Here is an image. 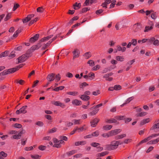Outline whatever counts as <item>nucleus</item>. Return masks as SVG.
Masks as SVG:
<instances>
[{"label": "nucleus", "instance_id": "12", "mask_svg": "<svg viewBox=\"0 0 159 159\" xmlns=\"http://www.w3.org/2000/svg\"><path fill=\"white\" fill-rule=\"evenodd\" d=\"M38 48H37L36 45H33L29 49L27 50V51L30 53V54L31 55H32V52L38 49Z\"/></svg>", "mask_w": 159, "mask_h": 159}, {"label": "nucleus", "instance_id": "22", "mask_svg": "<svg viewBox=\"0 0 159 159\" xmlns=\"http://www.w3.org/2000/svg\"><path fill=\"white\" fill-rule=\"evenodd\" d=\"M112 147V144L111 143L110 144H107L106 145L105 150L109 151L113 150L114 149Z\"/></svg>", "mask_w": 159, "mask_h": 159}, {"label": "nucleus", "instance_id": "26", "mask_svg": "<svg viewBox=\"0 0 159 159\" xmlns=\"http://www.w3.org/2000/svg\"><path fill=\"white\" fill-rule=\"evenodd\" d=\"M150 140L149 138L148 137L147 138H146L145 139H144L142 140L138 144V146L139 145L141 144L144 143L146 142L148 140Z\"/></svg>", "mask_w": 159, "mask_h": 159}, {"label": "nucleus", "instance_id": "36", "mask_svg": "<svg viewBox=\"0 0 159 159\" xmlns=\"http://www.w3.org/2000/svg\"><path fill=\"white\" fill-rule=\"evenodd\" d=\"M89 85V84L85 82H84L80 84V87L81 89H83L84 87Z\"/></svg>", "mask_w": 159, "mask_h": 159}, {"label": "nucleus", "instance_id": "52", "mask_svg": "<svg viewBox=\"0 0 159 159\" xmlns=\"http://www.w3.org/2000/svg\"><path fill=\"white\" fill-rule=\"evenodd\" d=\"M103 77L104 78H105L106 80L107 81H112L113 80V78L112 77H109V76H107L106 75H104Z\"/></svg>", "mask_w": 159, "mask_h": 159}, {"label": "nucleus", "instance_id": "43", "mask_svg": "<svg viewBox=\"0 0 159 159\" xmlns=\"http://www.w3.org/2000/svg\"><path fill=\"white\" fill-rule=\"evenodd\" d=\"M134 99V96L128 98L126 100L125 102L127 104L129 103L132 100Z\"/></svg>", "mask_w": 159, "mask_h": 159}, {"label": "nucleus", "instance_id": "45", "mask_svg": "<svg viewBox=\"0 0 159 159\" xmlns=\"http://www.w3.org/2000/svg\"><path fill=\"white\" fill-rule=\"evenodd\" d=\"M115 118L116 119L119 120H124L125 119L124 116H116L115 117Z\"/></svg>", "mask_w": 159, "mask_h": 159}, {"label": "nucleus", "instance_id": "41", "mask_svg": "<svg viewBox=\"0 0 159 159\" xmlns=\"http://www.w3.org/2000/svg\"><path fill=\"white\" fill-rule=\"evenodd\" d=\"M25 65V64H21L15 67L16 69V71L18 70L20 68L22 67Z\"/></svg>", "mask_w": 159, "mask_h": 159}, {"label": "nucleus", "instance_id": "38", "mask_svg": "<svg viewBox=\"0 0 159 159\" xmlns=\"http://www.w3.org/2000/svg\"><path fill=\"white\" fill-rule=\"evenodd\" d=\"M121 88V87L119 85H115L114 87V90H119Z\"/></svg>", "mask_w": 159, "mask_h": 159}, {"label": "nucleus", "instance_id": "14", "mask_svg": "<svg viewBox=\"0 0 159 159\" xmlns=\"http://www.w3.org/2000/svg\"><path fill=\"white\" fill-rule=\"evenodd\" d=\"M73 7L75 10H78L81 7V3H78L77 2H76L73 5Z\"/></svg>", "mask_w": 159, "mask_h": 159}, {"label": "nucleus", "instance_id": "56", "mask_svg": "<svg viewBox=\"0 0 159 159\" xmlns=\"http://www.w3.org/2000/svg\"><path fill=\"white\" fill-rule=\"evenodd\" d=\"M131 43L133 45L135 46L137 44V39H133L131 40Z\"/></svg>", "mask_w": 159, "mask_h": 159}, {"label": "nucleus", "instance_id": "53", "mask_svg": "<svg viewBox=\"0 0 159 159\" xmlns=\"http://www.w3.org/2000/svg\"><path fill=\"white\" fill-rule=\"evenodd\" d=\"M100 93V92L99 90H98L96 91H94L92 93L93 95L95 96H97Z\"/></svg>", "mask_w": 159, "mask_h": 159}, {"label": "nucleus", "instance_id": "4", "mask_svg": "<svg viewBox=\"0 0 159 159\" xmlns=\"http://www.w3.org/2000/svg\"><path fill=\"white\" fill-rule=\"evenodd\" d=\"M27 106H24L21 108L19 110H17L16 111V114L17 115H18L20 113L25 114L26 113L27 111L26 109L27 108Z\"/></svg>", "mask_w": 159, "mask_h": 159}, {"label": "nucleus", "instance_id": "19", "mask_svg": "<svg viewBox=\"0 0 159 159\" xmlns=\"http://www.w3.org/2000/svg\"><path fill=\"white\" fill-rule=\"evenodd\" d=\"M150 121V119L149 118L144 119L141 121L140 125H143L147 123H148Z\"/></svg>", "mask_w": 159, "mask_h": 159}, {"label": "nucleus", "instance_id": "29", "mask_svg": "<svg viewBox=\"0 0 159 159\" xmlns=\"http://www.w3.org/2000/svg\"><path fill=\"white\" fill-rule=\"evenodd\" d=\"M65 87L64 86H60L59 87H57L54 89H53V90L55 91H58L59 90H62Z\"/></svg>", "mask_w": 159, "mask_h": 159}, {"label": "nucleus", "instance_id": "30", "mask_svg": "<svg viewBox=\"0 0 159 159\" xmlns=\"http://www.w3.org/2000/svg\"><path fill=\"white\" fill-rule=\"evenodd\" d=\"M116 59L118 61H123L124 60V58L123 56H117L116 57Z\"/></svg>", "mask_w": 159, "mask_h": 159}, {"label": "nucleus", "instance_id": "35", "mask_svg": "<svg viewBox=\"0 0 159 159\" xmlns=\"http://www.w3.org/2000/svg\"><path fill=\"white\" fill-rule=\"evenodd\" d=\"M30 20V17H29L28 16L27 17L22 20V21L23 23H25L26 22H27Z\"/></svg>", "mask_w": 159, "mask_h": 159}, {"label": "nucleus", "instance_id": "20", "mask_svg": "<svg viewBox=\"0 0 159 159\" xmlns=\"http://www.w3.org/2000/svg\"><path fill=\"white\" fill-rule=\"evenodd\" d=\"M112 126L111 125H106L103 126L102 127V129L104 130H110L112 128Z\"/></svg>", "mask_w": 159, "mask_h": 159}, {"label": "nucleus", "instance_id": "9", "mask_svg": "<svg viewBox=\"0 0 159 159\" xmlns=\"http://www.w3.org/2000/svg\"><path fill=\"white\" fill-rule=\"evenodd\" d=\"M150 25H151L150 26H145V30L144 31V32H148L153 29L154 25L153 23L152 22H150Z\"/></svg>", "mask_w": 159, "mask_h": 159}, {"label": "nucleus", "instance_id": "5", "mask_svg": "<svg viewBox=\"0 0 159 159\" xmlns=\"http://www.w3.org/2000/svg\"><path fill=\"white\" fill-rule=\"evenodd\" d=\"M55 75L54 73L49 74L47 75L46 79L49 82L52 81L55 79Z\"/></svg>", "mask_w": 159, "mask_h": 159}, {"label": "nucleus", "instance_id": "44", "mask_svg": "<svg viewBox=\"0 0 159 159\" xmlns=\"http://www.w3.org/2000/svg\"><path fill=\"white\" fill-rule=\"evenodd\" d=\"M151 15V17L153 19H155L157 17L156 13V12H153Z\"/></svg>", "mask_w": 159, "mask_h": 159}, {"label": "nucleus", "instance_id": "3", "mask_svg": "<svg viewBox=\"0 0 159 159\" xmlns=\"http://www.w3.org/2000/svg\"><path fill=\"white\" fill-rule=\"evenodd\" d=\"M111 143L112 144V146L114 150L117 148L119 145L123 144V142H121L120 141H113L111 142Z\"/></svg>", "mask_w": 159, "mask_h": 159}, {"label": "nucleus", "instance_id": "37", "mask_svg": "<svg viewBox=\"0 0 159 159\" xmlns=\"http://www.w3.org/2000/svg\"><path fill=\"white\" fill-rule=\"evenodd\" d=\"M31 157L34 159H40L41 157V156H39L38 155H31Z\"/></svg>", "mask_w": 159, "mask_h": 159}, {"label": "nucleus", "instance_id": "49", "mask_svg": "<svg viewBox=\"0 0 159 159\" xmlns=\"http://www.w3.org/2000/svg\"><path fill=\"white\" fill-rule=\"evenodd\" d=\"M52 104L56 106H59L60 102L59 101H52L51 102Z\"/></svg>", "mask_w": 159, "mask_h": 159}, {"label": "nucleus", "instance_id": "64", "mask_svg": "<svg viewBox=\"0 0 159 159\" xmlns=\"http://www.w3.org/2000/svg\"><path fill=\"white\" fill-rule=\"evenodd\" d=\"M36 124L39 126H42L43 125V123L42 121H39L36 123Z\"/></svg>", "mask_w": 159, "mask_h": 159}, {"label": "nucleus", "instance_id": "10", "mask_svg": "<svg viewBox=\"0 0 159 159\" xmlns=\"http://www.w3.org/2000/svg\"><path fill=\"white\" fill-rule=\"evenodd\" d=\"M16 69L15 67H13L7 70H5L6 75H8L10 74H11L14 73L16 71Z\"/></svg>", "mask_w": 159, "mask_h": 159}, {"label": "nucleus", "instance_id": "18", "mask_svg": "<svg viewBox=\"0 0 159 159\" xmlns=\"http://www.w3.org/2000/svg\"><path fill=\"white\" fill-rule=\"evenodd\" d=\"M73 53L74 56V58L79 57L80 52L79 50L77 49H75L74 51L73 52Z\"/></svg>", "mask_w": 159, "mask_h": 159}, {"label": "nucleus", "instance_id": "7", "mask_svg": "<svg viewBox=\"0 0 159 159\" xmlns=\"http://www.w3.org/2000/svg\"><path fill=\"white\" fill-rule=\"evenodd\" d=\"M39 37V34H35L33 37L29 39V42L34 43L37 41Z\"/></svg>", "mask_w": 159, "mask_h": 159}, {"label": "nucleus", "instance_id": "55", "mask_svg": "<svg viewBox=\"0 0 159 159\" xmlns=\"http://www.w3.org/2000/svg\"><path fill=\"white\" fill-rule=\"evenodd\" d=\"M57 130V128L54 127L50 129L48 132L49 133H52L55 132Z\"/></svg>", "mask_w": 159, "mask_h": 159}, {"label": "nucleus", "instance_id": "42", "mask_svg": "<svg viewBox=\"0 0 159 159\" xmlns=\"http://www.w3.org/2000/svg\"><path fill=\"white\" fill-rule=\"evenodd\" d=\"M16 56L15 54V52L14 51H12L11 52L9 57L11 58H13Z\"/></svg>", "mask_w": 159, "mask_h": 159}, {"label": "nucleus", "instance_id": "39", "mask_svg": "<svg viewBox=\"0 0 159 159\" xmlns=\"http://www.w3.org/2000/svg\"><path fill=\"white\" fill-rule=\"evenodd\" d=\"M9 51H6L4 52H2L1 53L3 57H5L8 56L9 53Z\"/></svg>", "mask_w": 159, "mask_h": 159}, {"label": "nucleus", "instance_id": "6", "mask_svg": "<svg viewBox=\"0 0 159 159\" xmlns=\"http://www.w3.org/2000/svg\"><path fill=\"white\" fill-rule=\"evenodd\" d=\"M121 131L120 129H116L114 130H111L109 132L110 136H112L116 135L120 133Z\"/></svg>", "mask_w": 159, "mask_h": 159}, {"label": "nucleus", "instance_id": "63", "mask_svg": "<svg viewBox=\"0 0 159 159\" xmlns=\"http://www.w3.org/2000/svg\"><path fill=\"white\" fill-rule=\"evenodd\" d=\"M90 5L89 0H86L84 2V3L83 6H87Z\"/></svg>", "mask_w": 159, "mask_h": 159}, {"label": "nucleus", "instance_id": "1", "mask_svg": "<svg viewBox=\"0 0 159 159\" xmlns=\"http://www.w3.org/2000/svg\"><path fill=\"white\" fill-rule=\"evenodd\" d=\"M32 56L27 51L25 54H23L19 57L17 59L18 60V63H22L27 60L29 58L31 57Z\"/></svg>", "mask_w": 159, "mask_h": 159}, {"label": "nucleus", "instance_id": "13", "mask_svg": "<svg viewBox=\"0 0 159 159\" xmlns=\"http://www.w3.org/2000/svg\"><path fill=\"white\" fill-rule=\"evenodd\" d=\"M80 98L84 101H87L90 99V97L88 95L83 94L81 95Z\"/></svg>", "mask_w": 159, "mask_h": 159}, {"label": "nucleus", "instance_id": "60", "mask_svg": "<svg viewBox=\"0 0 159 159\" xmlns=\"http://www.w3.org/2000/svg\"><path fill=\"white\" fill-rule=\"evenodd\" d=\"M20 136L19 134H16L13 136V138L15 139H20Z\"/></svg>", "mask_w": 159, "mask_h": 159}, {"label": "nucleus", "instance_id": "47", "mask_svg": "<svg viewBox=\"0 0 159 159\" xmlns=\"http://www.w3.org/2000/svg\"><path fill=\"white\" fill-rule=\"evenodd\" d=\"M44 11V9L42 7H38L37 9V12H42Z\"/></svg>", "mask_w": 159, "mask_h": 159}, {"label": "nucleus", "instance_id": "24", "mask_svg": "<svg viewBox=\"0 0 159 159\" xmlns=\"http://www.w3.org/2000/svg\"><path fill=\"white\" fill-rule=\"evenodd\" d=\"M77 152V151L75 150H73L66 152V154L68 156H70L74 154Z\"/></svg>", "mask_w": 159, "mask_h": 159}, {"label": "nucleus", "instance_id": "21", "mask_svg": "<svg viewBox=\"0 0 159 159\" xmlns=\"http://www.w3.org/2000/svg\"><path fill=\"white\" fill-rule=\"evenodd\" d=\"M99 109H95L92 111L90 112L89 113V115L91 116H94L99 111Z\"/></svg>", "mask_w": 159, "mask_h": 159}, {"label": "nucleus", "instance_id": "58", "mask_svg": "<svg viewBox=\"0 0 159 159\" xmlns=\"http://www.w3.org/2000/svg\"><path fill=\"white\" fill-rule=\"evenodd\" d=\"M100 145V144L98 143H95V142L92 143L91 144V145L93 147H96V148L97 147L98 145Z\"/></svg>", "mask_w": 159, "mask_h": 159}, {"label": "nucleus", "instance_id": "62", "mask_svg": "<svg viewBox=\"0 0 159 159\" xmlns=\"http://www.w3.org/2000/svg\"><path fill=\"white\" fill-rule=\"evenodd\" d=\"M46 147L45 146L40 145L39 147V149L42 151H43L45 150Z\"/></svg>", "mask_w": 159, "mask_h": 159}, {"label": "nucleus", "instance_id": "54", "mask_svg": "<svg viewBox=\"0 0 159 159\" xmlns=\"http://www.w3.org/2000/svg\"><path fill=\"white\" fill-rule=\"evenodd\" d=\"M92 134L93 135V137H97L98 136L99 134V132H98V131H96L95 132L93 133Z\"/></svg>", "mask_w": 159, "mask_h": 159}, {"label": "nucleus", "instance_id": "16", "mask_svg": "<svg viewBox=\"0 0 159 159\" xmlns=\"http://www.w3.org/2000/svg\"><path fill=\"white\" fill-rule=\"evenodd\" d=\"M147 114V112L143 111L136 114L135 116L136 117H142L146 115Z\"/></svg>", "mask_w": 159, "mask_h": 159}, {"label": "nucleus", "instance_id": "34", "mask_svg": "<svg viewBox=\"0 0 159 159\" xmlns=\"http://www.w3.org/2000/svg\"><path fill=\"white\" fill-rule=\"evenodd\" d=\"M90 9V8L84 7L82 9L81 11L80 12V13L86 12L87 11H89Z\"/></svg>", "mask_w": 159, "mask_h": 159}, {"label": "nucleus", "instance_id": "40", "mask_svg": "<svg viewBox=\"0 0 159 159\" xmlns=\"http://www.w3.org/2000/svg\"><path fill=\"white\" fill-rule=\"evenodd\" d=\"M156 129H159V127H158V125L157 123L155 124L151 128L150 130H153Z\"/></svg>", "mask_w": 159, "mask_h": 159}, {"label": "nucleus", "instance_id": "61", "mask_svg": "<svg viewBox=\"0 0 159 159\" xmlns=\"http://www.w3.org/2000/svg\"><path fill=\"white\" fill-rule=\"evenodd\" d=\"M102 136L104 137H111L110 136L109 132L108 133H104L102 134Z\"/></svg>", "mask_w": 159, "mask_h": 159}, {"label": "nucleus", "instance_id": "25", "mask_svg": "<svg viewBox=\"0 0 159 159\" xmlns=\"http://www.w3.org/2000/svg\"><path fill=\"white\" fill-rule=\"evenodd\" d=\"M11 13H8L4 19L5 21H7L9 20L11 17Z\"/></svg>", "mask_w": 159, "mask_h": 159}, {"label": "nucleus", "instance_id": "32", "mask_svg": "<svg viewBox=\"0 0 159 159\" xmlns=\"http://www.w3.org/2000/svg\"><path fill=\"white\" fill-rule=\"evenodd\" d=\"M66 94L70 95L73 96H75L78 94V92H77L74 91V92H69L66 93Z\"/></svg>", "mask_w": 159, "mask_h": 159}, {"label": "nucleus", "instance_id": "51", "mask_svg": "<svg viewBox=\"0 0 159 159\" xmlns=\"http://www.w3.org/2000/svg\"><path fill=\"white\" fill-rule=\"evenodd\" d=\"M135 61V59H133L127 62L126 64V65H129V66H131V65H132L134 62Z\"/></svg>", "mask_w": 159, "mask_h": 159}, {"label": "nucleus", "instance_id": "59", "mask_svg": "<svg viewBox=\"0 0 159 159\" xmlns=\"http://www.w3.org/2000/svg\"><path fill=\"white\" fill-rule=\"evenodd\" d=\"M87 63L89 64V65L91 66H93L94 65V61L92 60H90L88 61Z\"/></svg>", "mask_w": 159, "mask_h": 159}, {"label": "nucleus", "instance_id": "2", "mask_svg": "<svg viewBox=\"0 0 159 159\" xmlns=\"http://www.w3.org/2000/svg\"><path fill=\"white\" fill-rule=\"evenodd\" d=\"M152 44L155 46H158L159 45V40L156 39L154 37H151L149 39L148 44Z\"/></svg>", "mask_w": 159, "mask_h": 159}, {"label": "nucleus", "instance_id": "28", "mask_svg": "<svg viewBox=\"0 0 159 159\" xmlns=\"http://www.w3.org/2000/svg\"><path fill=\"white\" fill-rule=\"evenodd\" d=\"M88 75L89 79L91 80L93 79L95 77L94 74L93 72H90L89 73Z\"/></svg>", "mask_w": 159, "mask_h": 159}, {"label": "nucleus", "instance_id": "8", "mask_svg": "<svg viewBox=\"0 0 159 159\" xmlns=\"http://www.w3.org/2000/svg\"><path fill=\"white\" fill-rule=\"evenodd\" d=\"M99 121L100 119H99L97 118H94L90 122L91 126L92 127H95L96 126Z\"/></svg>", "mask_w": 159, "mask_h": 159}, {"label": "nucleus", "instance_id": "11", "mask_svg": "<svg viewBox=\"0 0 159 159\" xmlns=\"http://www.w3.org/2000/svg\"><path fill=\"white\" fill-rule=\"evenodd\" d=\"M134 26L135 27L134 30L135 32H137L140 30L142 28V25L141 24L139 23L135 24L134 25Z\"/></svg>", "mask_w": 159, "mask_h": 159}, {"label": "nucleus", "instance_id": "27", "mask_svg": "<svg viewBox=\"0 0 159 159\" xmlns=\"http://www.w3.org/2000/svg\"><path fill=\"white\" fill-rule=\"evenodd\" d=\"M38 17H36L35 19H34L31 20L30 22H29V24H28L29 26H30L31 25H32L34 23L36 22L37 21V20H38Z\"/></svg>", "mask_w": 159, "mask_h": 159}, {"label": "nucleus", "instance_id": "48", "mask_svg": "<svg viewBox=\"0 0 159 159\" xmlns=\"http://www.w3.org/2000/svg\"><path fill=\"white\" fill-rule=\"evenodd\" d=\"M20 7L18 3L14 4V7L13 9V11H15L18 7Z\"/></svg>", "mask_w": 159, "mask_h": 159}, {"label": "nucleus", "instance_id": "33", "mask_svg": "<svg viewBox=\"0 0 159 159\" xmlns=\"http://www.w3.org/2000/svg\"><path fill=\"white\" fill-rule=\"evenodd\" d=\"M84 56L85 58L87 59L89 58L91 56V52H89L85 53L84 55Z\"/></svg>", "mask_w": 159, "mask_h": 159}, {"label": "nucleus", "instance_id": "31", "mask_svg": "<svg viewBox=\"0 0 159 159\" xmlns=\"http://www.w3.org/2000/svg\"><path fill=\"white\" fill-rule=\"evenodd\" d=\"M51 43V42L49 41L48 43L45 44L44 45L42 48V50H44L46 49L49 46Z\"/></svg>", "mask_w": 159, "mask_h": 159}, {"label": "nucleus", "instance_id": "46", "mask_svg": "<svg viewBox=\"0 0 159 159\" xmlns=\"http://www.w3.org/2000/svg\"><path fill=\"white\" fill-rule=\"evenodd\" d=\"M13 126L15 128H20L22 127L21 125L18 123L15 124Z\"/></svg>", "mask_w": 159, "mask_h": 159}, {"label": "nucleus", "instance_id": "15", "mask_svg": "<svg viewBox=\"0 0 159 159\" xmlns=\"http://www.w3.org/2000/svg\"><path fill=\"white\" fill-rule=\"evenodd\" d=\"M72 103L75 105L79 106L81 104L82 102L81 101L75 99L72 101Z\"/></svg>", "mask_w": 159, "mask_h": 159}, {"label": "nucleus", "instance_id": "50", "mask_svg": "<svg viewBox=\"0 0 159 159\" xmlns=\"http://www.w3.org/2000/svg\"><path fill=\"white\" fill-rule=\"evenodd\" d=\"M107 2L106 1H105L104 2L102 3L101 6H102L103 8H107V5L109 4H107Z\"/></svg>", "mask_w": 159, "mask_h": 159}, {"label": "nucleus", "instance_id": "17", "mask_svg": "<svg viewBox=\"0 0 159 159\" xmlns=\"http://www.w3.org/2000/svg\"><path fill=\"white\" fill-rule=\"evenodd\" d=\"M126 136L125 134H122L120 135H117L115 137V139L116 140H118L123 138L125 137Z\"/></svg>", "mask_w": 159, "mask_h": 159}, {"label": "nucleus", "instance_id": "23", "mask_svg": "<svg viewBox=\"0 0 159 159\" xmlns=\"http://www.w3.org/2000/svg\"><path fill=\"white\" fill-rule=\"evenodd\" d=\"M86 142L85 141H81L75 142V145L76 146H78L79 145H84L86 144Z\"/></svg>", "mask_w": 159, "mask_h": 159}, {"label": "nucleus", "instance_id": "57", "mask_svg": "<svg viewBox=\"0 0 159 159\" xmlns=\"http://www.w3.org/2000/svg\"><path fill=\"white\" fill-rule=\"evenodd\" d=\"M0 155L2 156L3 157H6L7 156V154L4 152L2 151L0 152Z\"/></svg>", "mask_w": 159, "mask_h": 159}]
</instances>
